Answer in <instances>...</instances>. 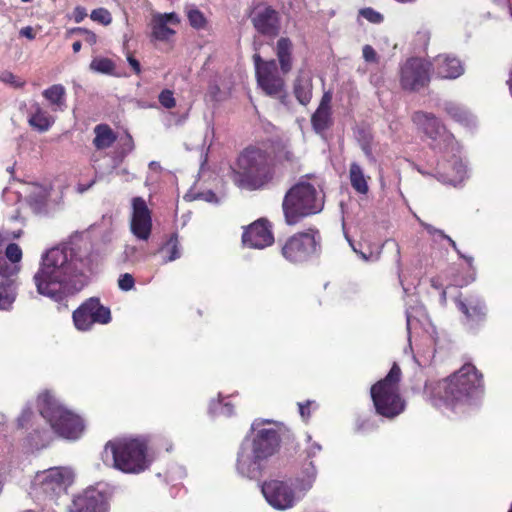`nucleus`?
Wrapping results in <instances>:
<instances>
[{
  "instance_id": "1",
  "label": "nucleus",
  "mask_w": 512,
  "mask_h": 512,
  "mask_svg": "<svg viewBox=\"0 0 512 512\" xmlns=\"http://www.w3.org/2000/svg\"><path fill=\"white\" fill-rule=\"evenodd\" d=\"M93 254L82 253L70 245H59L42 254L33 282L40 295L62 301L81 291L89 274L97 267Z\"/></svg>"
},
{
  "instance_id": "2",
  "label": "nucleus",
  "mask_w": 512,
  "mask_h": 512,
  "mask_svg": "<svg viewBox=\"0 0 512 512\" xmlns=\"http://www.w3.org/2000/svg\"><path fill=\"white\" fill-rule=\"evenodd\" d=\"M481 390V376L475 366L464 364L458 371L442 381H427L424 395L438 408L454 409Z\"/></svg>"
},
{
  "instance_id": "3",
  "label": "nucleus",
  "mask_w": 512,
  "mask_h": 512,
  "mask_svg": "<svg viewBox=\"0 0 512 512\" xmlns=\"http://www.w3.org/2000/svg\"><path fill=\"white\" fill-rule=\"evenodd\" d=\"M270 420L256 419L252 430L256 431L252 440L245 439L239 448L236 459L237 473L248 479L262 475L267 460L276 453L280 444L278 432L272 428H261Z\"/></svg>"
},
{
  "instance_id": "4",
  "label": "nucleus",
  "mask_w": 512,
  "mask_h": 512,
  "mask_svg": "<svg viewBox=\"0 0 512 512\" xmlns=\"http://www.w3.org/2000/svg\"><path fill=\"white\" fill-rule=\"evenodd\" d=\"M274 175L272 155L261 147L249 146L241 152L237 159L233 180L238 187L254 191L267 186L273 180Z\"/></svg>"
},
{
  "instance_id": "5",
  "label": "nucleus",
  "mask_w": 512,
  "mask_h": 512,
  "mask_svg": "<svg viewBox=\"0 0 512 512\" xmlns=\"http://www.w3.org/2000/svg\"><path fill=\"white\" fill-rule=\"evenodd\" d=\"M323 208V193L306 180L294 184L282 201L284 219L288 225H295L306 217L318 214Z\"/></svg>"
},
{
  "instance_id": "6",
  "label": "nucleus",
  "mask_w": 512,
  "mask_h": 512,
  "mask_svg": "<svg viewBox=\"0 0 512 512\" xmlns=\"http://www.w3.org/2000/svg\"><path fill=\"white\" fill-rule=\"evenodd\" d=\"M103 458L105 462L111 459L114 468L130 474L141 473L150 465L147 444L139 438L109 441L105 445Z\"/></svg>"
},
{
  "instance_id": "7",
  "label": "nucleus",
  "mask_w": 512,
  "mask_h": 512,
  "mask_svg": "<svg viewBox=\"0 0 512 512\" xmlns=\"http://www.w3.org/2000/svg\"><path fill=\"white\" fill-rule=\"evenodd\" d=\"M37 409L61 437L75 440L82 435L85 426L81 417L64 408L49 391L38 395Z\"/></svg>"
},
{
  "instance_id": "8",
  "label": "nucleus",
  "mask_w": 512,
  "mask_h": 512,
  "mask_svg": "<svg viewBox=\"0 0 512 512\" xmlns=\"http://www.w3.org/2000/svg\"><path fill=\"white\" fill-rule=\"evenodd\" d=\"M401 369L394 364L386 377L371 387L370 393L376 412L386 418H394L405 409L399 393Z\"/></svg>"
},
{
  "instance_id": "9",
  "label": "nucleus",
  "mask_w": 512,
  "mask_h": 512,
  "mask_svg": "<svg viewBox=\"0 0 512 512\" xmlns=\"http://www.w3.org/2000/svg\"><path fill=\"white\" fill-rule=\"evenodd\" d=\"M73 473L65 467H53L44 471L37 472L33 481L36 493L45 494L49 503L46 507H51L55 503L54 497L66 493L68 486L72 483Z\"/></svg>"
},
{
  "instance_id": "10",
  "label": "nucleus",
  "mask_w": 512,
  "mask_h": 512,
  "mask_svg": "<svg viewBox=\"0 0 512 512\" xmlns=\"http://www.w3.org/2000/svg\"><path fill=\"white\" fill-rule=\"evenodd\" d=\"M321 235L318 230L309 229L290 237L282 247V255L290 262L301 263L321 250Z\"/></svg>"
},
{
  "instance_id": "11",
  "label": "nucleus",
  "mask_w": 512,
  "mask_h": 512,
  "mask_svg": "<svg viewBox=\"0 0 512 512\" xmlns=\"http://www.w3.org/2000/svg\"><path fill=\"white\" fill-rule=\"evenodd\" d=\"M257 83L269 96L282 99L285 97V82L279 75L275 60L264 61L259 54L253 55Z\"/></svg>"
},
{
  "instance_id": "12",
  "label": "nucleus",
  "mask_w": 512,
  "mask_h": 512,
  "mask_svg": "<svg viewBox=\"0 0 512 512\" xmlns=\"http://www.w3.org/2000/svg\"><path fill=\"white\" fill-rule=\"evenodd\" d=\"M411 119L417 129L431 139L434 147L437 146L438 141H442L445 149H450L451 152L455 150L456 143L453 135L446 130L445 126L434 114L416 111L412 114Z\"/></svg>"
},
{
  "instance_id": "13",
  "label": "nucleus",
  "mask_w": 512,
  "mask_h": 512,
  "mask_svg": "<svg viewBox=\"0 0 512 512\" xmlns=\"http://www.w3.org/2000/svg\"><path fill=\"white\" fill-rule=\"evenodd\" d=\"M430 63L422 58L407 59L400 67V85L405 91H419L430 82Z\"/></svg>"
},
{
  "instance_id": "14",
  "label": "nucleus",
  "mask_w": 512,
  "mask_h": 512,
  "mask_svg": "<svg viewBox=\"0 0 512 512\" xmlns=\"http://www.w3.org/2000/svg\"><path fill=\"white\" fill-rule=\"evenodd\" d=\"M266 501L277 510H287L295 506L301 497L289 481L269 480L261 487Z\"/></svg>"
},
{
  "instance_id": "15",
  "label": "nucleus",
  "mask_w": 512,
  "mask_h": 512,
  "mask_svg": "<svg viewBox=\"0 0 512 512\" xmlns=\"http://www.w3.org/2000/svg\"><path fill=\"white\" fill-rule=\"evenodd\" d=\"M111 493L105 484L85 489L73 500L71 512H108Z\"/></svg>"
},
{
  "instance_id": "16",
  "label": "nucleus",
  "mask_w": 512,
  "mask_h": 512,
  "mask_svg": "<svg viewBox=\"0 0 512 512\" xmlns=\"http://www.w3.org/2000/svg\"><path fill=\"white\" fill-rule=\"evenodd\" d=\"M75 327L81 331L91 329L94 323L107 324L111 320L109 308L103 306L98 298L86 300L73 312Z\"/></svg>"
},
{
  "instance_id": "17",
  "label": "nucleus",
  "mask_w": 512,
  "mask_h": 512,
  "mask_svg": "<svg viewBox=\"0 0 512 512\" xmlns=\"http://www.w3.org/2000/svg\"><path fill=\"white\" fill-rule=\"evenodd\" d=\"M130 231L140 241H148L152 233V212L142 197L131 200Z\"/></svg>"
},
{
  "instance_id": "18",
  "label": "nucleus",
  "mask_w": 512,
  "mask_h": 512,
  "mask_svg": "<svg viewBox=\"0 0 512 512\" xmlns=\"http://www.w3.org/2000/svg\"><path fill=\"white\" fill-rule=\"evenodd\" d=\"M250 19L255 30L265 37L275 38L280 32L279 13L271 6L257 4L250 13Z\"/></svg>"
},
{
  "instance_id": "19",
  "label": "nucleus",
  "mask_w": 512,
  "mask_h": 512,
  "mask_svg": "<svg viewBox=\"0 0 512 512\" xmlns=\"http://www.w3.org/2000/svg\"><path fill=\"white\" fill-rule=\"evenodd\" d=\"M180 23V19L175 12L152 14L148 24L150 40L152 42H168L176 34L175 27Z\"/></svg>"
},
{
  "instance_id": "20",
  "label": "nucleus",
  "mask_w": 512,
  "mask_h": 512,
  "mask_svg": "<svg viewBox=\"0 0 512 512\" xmlns=\"http://www.w3.org/2000/svg\"><path fill=\"white\" fill-rule=\"evenodd\" d=\"M243 244L249 248L264 249L274 242L269 222L265 219H259L249 225L243 235Z\"/></svg>"
},
{
  "instance_id": "21",
  "label": "nucleus",
  "mask_w": 512,
  "mask_h": 512,
  "mask_svg": "<svg viewBox=\"0 0 512 512\" xmlns=\"http://www.w3.org/2000/svg\"><path fill=\"white\" fill-rule=\"evenodd\" d=\"M437 75L442 79H456L464 73L461 61L450 55L441 54L434 59Z\"/></svg>"
},
{
  "instance_id": "22",
  "label": "nucleus",
  "mask_w": 512,
  "mask_h": 512,
  "mask_svg": "<svg viewBox=\"0 0 512 512\" xmlns=\"http://www.w3.org/2000/svg\"><path fill=\"white\" fill-rule=\"evenodd\" d=\"M331 100L332 95L330 92H325L322 96L321 102L311 117V124L314 131L318 134L327 130L331 124Z\"/></svg>"
},
{
  "instance_id": "23",
  "label": "nucleus",
  "mask_w": 512,
  "mask_h": 512,
  "mask_svg": "<svg viewBox=\"0 0 512 512\" xmlns=\"http://www.w3.org/2000/svg\"><path fill=\"white\" fill-rule=\"evenodd\" d=\"M456 304L471 324L483 321L486 316L485 304L476 296H470L464 300L456 299Z\"/></svg>"
},
{
  "instance_id": "24",
  "label": "nucleus",
  "mask_w": 512,
  "mask_h": 512,
  "mask_svg": "<svg viewBox=\"0 0 512 512\" xmlns=\"http://www.w3.org/2000/svg\"><path fill=\"white\" fill-rule=\"evenodd\" d=\"M317 468L312 461L304 463L300 472L297 474L293 481H290L295 491L301 497V499L307 494L308 491L313 487L317 478Z\"/></svg>"
},
{
  "instance_id": "25",
  "label": "nucleus",
  "mask_w": 512,
  "mask_h": 512,
  "mask_svg": "<svg viewBox=\"0 0 512 512\" xmlns=\"http://www.w3.org/2000/svg\"><path fill=\"white\" fill-rule=\"evenodd\" d=\"M50 189L39 184H30L28 186V196L26 202L35 214H45L47 212L48 198Z\"/></svg>"
},
{
  "instance_id": "26",
  "label": "nucleus",
  "mask_w": 512,
  "mask_h": 512,
  "mask_svg": "<svg viewBox=\"0 0 512 512\" xmlns=\"http://www.w3.org/2000/svg\"><path fill=\"white\" fill-rule=\"evenodd\" d=\"M55 122L53 116L48 111L44 110L38 103H33L30 107L28 123L29 125L39 132H45Z\"/></svg>"
},
{
  "instance_id": "27",
  "label": "nucleus",
  "mask_w": 512,
  "mask_h": 512,
  "mask_svg": "<svg viewBox=\"0 0 512 512\" xmlns=\"http://www.w3.org/2000/svg\"><path fill=\"white\" fill-rule=\"evenodd\" d=\"M450 166L452 170L451 172L446 171L445 167H443V172L438 171V179L443 183L455 185L456 183L463 180L466 174V166L455 154H453Z\"/></svg>"
},
{
  "instance_id": "28",
  "label": "nucleus",
  "mask_w": 512,
  "mask_h": 512,
  "mask_svg": "<svg viewBox=\"0 0 512 512\" xmlns=\"http://www.w3.org/2000/svg\"><path fill=\"white\" fill-rule=\"evenodd\" d=\"M294 94L299 103L307 105L312 98V78L307 73H300L294 84Z\"/></svg>"
},
{
  "instance_id": "29",
  "label": "nucleus",
  "mask_w": 512,
  "mask_h": 512,
  "mask_svg": "<svg viewBox=\"0 0 512 512\" xmlns=\"http://www.w3.org/2000/svg\"><path fill=\"white\" fill-rule=\"evenodd\" d=\"M292 42L286 37H282L277 41L276 55L280 64L283 75L288 74L292 69Z\"/></svg>"
},
{
  "instance_id": "30",
  "label": "nucleus",
  "mask_w": 512,
  "mask_h": 512,
  "mask_svg": "<svg viewBox=\"0 0 512 512\" xmlns=\"http://www.w3.org/2000/svg\"><path fill=\"white\" fill-rule=\"evenodd\" d=\"M444 111L455 121L466 127H473L476 124L474 116L463 106L454 103H444Z\"/></svg>"
},
{
  "instance_id": "31",
  "label": "nucleus",
  "mask_w": 512,
  "mask_h": 512,
  "mask_svg": "<svg viewBox=\"0 0 512 512\" xmlns=\"http://www.w3.org/2000/svg\"><path fill=\"white\" fill-rule=\"evenodd\" d=\"M444 111L455 121L466 127H473L476 124L474 116L463 106L454 103H444Z\"/></svg>"
},
{
  "instance_id": "32",
  "label": "nucleus",
  "mask_w": 512,
  "mask_h": 512,
  "mask_svg": "<svg viewBox=\"0 0 512 512\" xmlns=\"http://www.w3.org/2000/svg\"><path fill=\"white\" fill-rule=\"evenodd\" d=\"M44 98L50 103L53 111H63L65 104V88L61 84H54L43 91Z\"/></svg>"
},
{
  "instance_id": "33",
  "label": "nucleus",
  "mask_w": 512,
  "mask_h": 512,
  "mask_svg": "<svg viewBox=\"0 0 512 512\" xmlns=\"http://www.w3.org/2000/svg\"><path fill=\"white\" fill-rule=\"evenodd\" d=\"M349 179H350L352 188L357 193L363 194V195H366L368 193L369 186H368L367 179H369V177L365 176L363 169L356 162H353L350 164Z\"/></svg>"
},
{
  "instance_id": "34",
  "label": "nucleus",
  "mask_w": 512,
  "mask_h": 512,
  "mask_svg": "<svg viewBox=\"0 0 512 512\" xmlns=\"http://www.w3.org/2000/svg\"><path fill=\"white\" fill-rule=\"evenodd\" d=\"M94 146L99 149L109 148L116 140V135L107 124H99L94 128Z\"/></svg>"
},
{
  "instance_id": "35",
  "label": "nucleus",
  "mask_w": 512,
  "mask_h": 512,
  "mask_svg": "<svg viewBox=\"0 0 512 512\" xmlns=\"http://www.w3.org/2000/svg\"><path fill=\"white\" fill-rule=\"evenodd\" d=\"M17 295V283L15 280L0 283V310L11 309Z\"/></svg>"
},
{
  "instance_id": "36",
  "label": "nucleus",
  "mask_w": 512,
  "mask_h": 512,
  "mask_svg": "<svg viewBox=\"0 0 512 512\" xmlns=\"http://www.w3.org/2000/svg\"><path fill=\"white\" fill-rule=\"evenodd\" d=\"M21 271V264H14L6 259L0 252V277L5 281L15 280Z\"/></svg>"
},
{
  "instance_id": "37",
  "label": "nucleus",
  "mask_w": 512,
  "mask_h": 512,
  "mask_svg": "<svg viewBox=\"0 0 512 512\" xmlns=\"http://www.w3.org/2000/svg\"><path fill=\"white\" fill-rule=\"evenodd\" d=\"M115 63L105 57H95L90 63V69L97 73L113 75L115 70Z\"/></svg>"
},
{
  "instance_id": "38",
  "label": "nucleus",
  "mask_w": 512,
  "mask_h": 512,
  "mask_svg": "<svg viewBox=\"0 0 512 512\" xmlns=\"http://www.w3.org/2000/svg\"><path fill=\"white\" fill-rule=\"evenodd\" d=\"M187 17H188L190 25L193 28L202 29L205 27L206 19L200 10H198L196 8L189 9L187 11Z\"/></svg>"
},
{
  "instance_id": "39",
  "label": "nucleus",
  "mask_w": 512,
  "mask_h": 512,
  "mask_svg": "<svg viewBox=\"0 0 512 512\" xmlns=\"http://www.w3.org/2000/svg\"><path fill=\"white\" fill-rule=\"evenodd\" d=\"M22 256V249L16 243H10L5 248L4 257L14 264H21Z\"/></svg>"
},
{
  "instance_id": "40",
  "label": "nucleus",
  "mask_w": 512,
  "mask_h": 512,
  "mask_svg": "<svg viewBox=\"0 0 512 512\" xmlns=\"http://www.w3.org/2000/svg\"><path fill=\"white\" fill-rule=\"evenodd\" d=\"M90 18L105 26L112 22L111 13L105 8L94 9L90 14Z\"/></svg>"
},
{
  "instance_id": "41",
  "label": "nucleus",
  "mask_w": 512,
  "mask_h": 512,
  "mask_svg": "<svg viewBox=\"0 0 512 512\" xmlns=\"http://www.w3.org/2000/svg\"><path fill=\"white\" fill-rule=\"evenodd\" d=\"M166 247L170 250V255L168 256V261H174L181 256V251L178 243L177 235H172L168 240Z\"/></svg>"
},
{
  "instance_id": "42",
  "label": "nucleus",
  "mask_w": 512,
  "mask_h": 512,
  "mask_svg": "<svg viewBox=\"0 0 512 512\" xmlns=\"http://www.w3.org/2000/svg\"><path fill=\"white\" fill-rule=\"evenodd\" d=\"M158 99H159L160 104L167 109H171V108L175 107V105H176V100L174 98V94L169 89L163 90L159 94Z\"/></svg>"
},
{
  "instance_id": "43",
  "label": "nucleus",
  "mask_w": 512,
  "mask_h": 512,
  "mask_svg": "<svg viewBox=\"0 0 512 512\" xmlns=\"http://www.w3.org/2000/svg\"><path fill=\"white\" fill-rule=\"evenodd\" d=\"M0 82L9 84L15 88L22 87L24 82L18 79L12 72L10 71H2L0 72Z\"/></svg>"
},
{
  "instance_id": "44",
  "label": "nucleus",
  "mask_w": 512,
  "mask_h": 512,
  "mask_svg": "<svg viewBox=\"0 0 512 512\" xmlns=\"http://www.w3.org/2000/svg\"><path fill=\"white\" fill-rule=\"evenodd\" d=\"M434 353V349H429L423 353L417 352V354H415L413 358L419 366L425 367L431 363L434 357Z\"/></svg>"
},
{
  "instance_id": "45",
  "label": "nucleus",
  "mask_w": 512,
  "mask_h": 512,
  "mask_svg": "<svg viewBox=\"0 0 512 512\" xmlns=\"http://www.w3.org/2000/svg\"><path fill=\"white\" fill-rule=\"evenodd\" d=\"M360 15L371 23L378 24L383 21V16L372 8H364L360 10Z\"/></svg>"
},
{
  "instance_id": "46",
  "label": "nucleus",
  "mask_w": 512,
  "mask_h": 512,
  "mask_svg": "<svg viewBox=\"0 0 512 512\" xmlns=\"http://www.w3.org/2000/svg\"><path fill=\"white\" fill-rule=\"evenodd\" d=\"M216 406H219V413L225 415V416H231L233 414V407L229 403H225L224 405L221 404V401H218L217 403L212 402L210 405V412L212 414L218 413V409Z\"/></svg>"
},
{
  "instance_id": "47",
  "label": "nucleus",
  "mask_w": 512,
  "mask_h": 512,
  "mask_svg": "<svg viewBox=\"0 0 512 512\" xmlns=\"http://www.w3.org/2000/svg\"><path fill=\"white\" fill-rule=\"evenodd\" d=\"M134 278L131 274L125 273L120 275L118 280V286L123 291H129L134 287Z\"/></svg>"
},
{
  "instance_id": "48",
  "label": "nucleus",
  "mask_w": 512,
  "mask_h": 512,
  "mask_svg": "<svg viewBox=\"0 0 512 512\" xmlns=\"http://www.w3.org/2000/svg\"><path fill=\"white\" fill-rule=\"evenodd\" d=\"M74 31H75V32H77V33H80V34L84 35V39H85V41H86L87 43H89L90 45H94V44H96V42H97V36H96V34H95L94 32H92V31H90V30H87V29H85V28H81V27L76 28Z\"/></svg>"
},
{
  "instance_id": "49",
  "label": "nucleus",
  "mask_w": 512,
  "mask_h": 512,
  "mask_svg": "<svg viewBox=\"0 0 512 512\" xmlns=\"http://www.w3.org/2000/svg\"><path fill=\"white\" fill-rule=\"evenodd\" d=\"M363 58L367 62H376L377 61V53L372 46L365 45L363 47Z\"/></svg>"
},
{
  "instance_id": "50",
  "label": "nucleus",
  "mask_w": 512,
  "mask_h": 512,
  "mask_svg": "<svg viewBox=\"0 0 512 512\" xmlns=\"http://www.w3.org/2000/svg\"><path fill=\"white\" fill-rule=\"evenodd\" d=\"M32 411L30 408H26L22 411L21 415L18 417V426L23 428L27 425V423L29 422L31 416H32Z\"/></svg>"
},
{
  "instance_id": "51",
  "label": "nucleus",
  "mask_w": 512,
  "mask_h": 512,
  "mask_svg": "<svg viewBox=\"0 0 512 512\" xmlns=\"http://www.w3.org/2000/svg\"><path fill=\"white\" fill-rule=\"evenodd\" d=\"M421 225L424 227V229L432 236H439L440 238L442 239H446L448 237V235H446L444 233V231L440 230V229H437L435 227H433L432 225L430 224H427V223H421Z\"/></svg>"
},
{
  "instance_id": "52",
  "label": "nucleus",
  "mask_w": 512,
  "mask_h": 512,
  "mask_svg": "<svg viewBox=\"0 0 512 512\" xmlns=\"http://www.w3.org/2000/svg\"><path fill=\"white\" fill-rule=\"evenodd\" d=\"M87 16V11L82 6H77L73 10V19L76 23L82 22Z\"/></svg>"
},
{
  "instance_id": "53",
  "label": "nucleus",
  "mask_w": 512,
  "mask_h": 512,
  "mask_svg": "<svg viewBox=\"0 0 512 512\" xmlns=\"http://www.w3.org/2000/svg\"><path fill=\"white\" fill-rule=\"evenodd\" d=\"M446 240L449 242V244L451 245V247H452V248L457 252V254H458L461 258L465 259V260L467 261L468 265L471 267V266H472V264H473V257H471V256H466V255L462 254V253L460 252V250L458 249L456 242H455L451 237H449V236H448V237L446 238Z\"/></svg>"
},
{
  "instance_id": "54",
  "label": "nucleus",
  "mask_w": 512,
  "mask_h": 512,
  "mask_svg": "<svg viewBox=\"0 0 512 512\" xmlns=\"http://www.w3.org/2000/svg\"><path fill=\"white\" fill-rule=\"evenodd\" d=\"M446 240L449 242V244L451 245V247H452V248L457 252V254H458L461 258L465 259V260L467 261L468 265L471 267V266H472V264H473V257H471V256H466V255L462 254V253L460 252V250L458 249L456 242H455L451 237H449V236H448V237L446 238Z\"/></svg>"
},
{
  "instance_id": "55",
  "label": "nucleus",
  "mask_w": 512,
  "mask_h": 512,
  "mask_svg": "<svg viewBox=\"0 0 512 512\" xmlns=\"http://www.w3.org/2000/svg\"><path fill=\"white\" fill-rule=\"evenodd\" d=\"M313 401H306L305 403H298L299 412L302 418L307 419L310 417V405L313 404Z\"/></svg>"
},
{
  "instance_id": "56",
  "label": "nucleus",
  "mask_w": 512,
  "mask_h": 512,
  "mask_svg": "<svg viewBox=\"0 0 512 512\" xmlns=\"http://www.w3.org/2000/svg\"><path fill=\"white\" fill-rule=\"evenodd\" d=\"M127 61L137 75L141 73L140 62L137 59H135L131 54L127 55Z\"/></svg>"
},
{
  "instance_id": "57",
  "label": "nucleus",
  "mask_w": 512,
  "mask_h": 512,
  "mask_svg": "<svg viewBox=\"0 0 512 512\" xmlns=\"http://www.w3.org/2000/svg\"><path fill=\"white\" fill-rule=\"evenodd\" d=\"M322 447L320 444L313 442L307 449L306 453L308 457H314L321 451Z\"/></svg>"
},
{
  "instance_id": "58",
  "label": "nucleus",
  "mask_w": 512,
  "mask_h": 512,
  "mask_svg": "<svg viewBox=\"0 0 512 512\" xmlns=\"http://www.w3.org/2000/svg\"><path fill=\"white\" fill-rule=\"evenodd\" d=\"M96 182V179H93L91 180L89 183L87 184H83V183H78L77 186H76V191L80 194L88 191Z\"/></svg>"
},
{
  "instance_id": "59",
  "label": "nucleus",
  "mask_w": 512,
  "mask_h": 512,
  "mask_svg": "<svg viewBox=\"0 0 512 512\" xmlns=\"http://www.w3.org/2000/svg\"><path fill=\"white\" fill-rule=\"evenodd\" d=\"M386 244L387 245L391 244L394 247V249L396 251V263H397L398 267H400V265H401V256H400V246H399V244L396 241H394V240H387Z\"/></svg>"
},
{
  "instance_id": "60",
  "label": "nucleus",
  "mask_w": 512,
  "mask_h": 512,
  "mask_svg": "<svg viewBox=\"0 0 512 512\" xmlns=\"http://www.w3.org/2000/svg\"><path fill=\"white\" fill-rule=\"evenodd\" d=\"M20 35L23 36V37H26V38H28L30 40H33L35 38V34L33 32V29L30 26L23 27L20 30Z\"/></svg>"
},
{
  "instance_id": "61",
  "label": "nucleus",
  "mask_w": 512,
  "mask_h": 512,
  "mask_svg": "<svg viewBox=\"0 0 512 512\" xmlns=\"http://www.w3.org/2000/svg\"><path fill=\"white\" fill-rule=\"evenodd\" d=\"M346 239H347V241L349 242L350 246L352 247V249H353V251H354L355 253H357V254H358V255H359V256H360L364 261H368V260H369V257H368L365 253H363V252H361V251H358V250L355 248V246H354V244H353V241H352V240H351L347 235H346Z\"/></svg>"
},
{
  "instance_id": "62",
  "label": "nucleus",
  "mask_w": 512,
  "mask_h": 512,
  "mask_svg": "<svg viewBox=\"0 0 512 512\" xmlns=\"http://www.w3.org/2000/svg\"><path fill=\"white\" fill-rule=\"evenodd\" d=\"M81 42L80 41H75L73 44H72V49L75 53L79 52L80 49H81Z\"/></svg>"
},
{
  "instance_id": "63",
  "label": "nucleus",
  "mask_w": 512,
  "mask_h": 512,
  "mask_svg": "<svg viewBox=\"0 0 512 512\" xmlns=\"http://www.w3.org/2000/svg\"><path fill=\"white\" fill-rule=\"evenodd\" d=\"M149 168H150L151 170L158 171V170H160V168H161V167H160V164H159L158 162H156V161H152V162H150V164H149Z\"/></svg>"
},
{
  "instance_id": "64",
  "label": "nucleus",
  "mask_w": 512,
  "mask_h": 512,
  "mask_svg": "<svg viewBox=\"0 0 512 512\" xmlns=\"http://www.w3.org/2000/svg\"><path fill=\"white\" fill-rule=\"evenodd\" d=\"M22 235V230H17L15 232H12L11 234H8L7 238H19Z\"/></svg>"
}]
</instances>
